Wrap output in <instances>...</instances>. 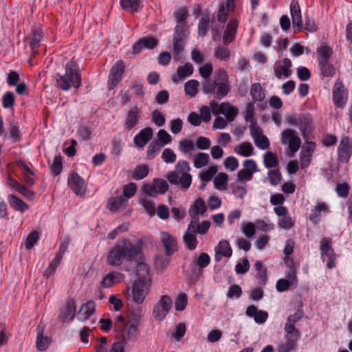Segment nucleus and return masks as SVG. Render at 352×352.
<instances>
[{
    "instance_id": "f257e3e1",
    "label": "nucleus",
    "mask_w": 352,
    "mask_h": 352,
    "mask_svg": "<svg viewBox=\"0 0 352 352\" xmlns=\"http://www.w3.org/2000/svg\"><path fill=\"white\" fill-rule=\"evenodd\" d=\"M143 242L139 240L136 244L129 239L119 241L109 252L107 261L109 265L120 266L124 261L135 263L142 257Z\"/></svg>"
},
{
    "instance_id": "f03ea898",
    "label": "nucleus",
    "mask_w": 352,
    "mask_h": 352,
    "mask_svg": "<svg viewBox=\"0 0 352 352\" xmlns=\"http://www.w3.org/2000/svg\"><path fill=\"white\" fill-rule=\"evenodd\" d=\"M137 279L132 287L133 299L137 304H142L150 292L151 276L150 267L144 263H139L136 266Z\"/></svg>"
},
{
    "instance_id": "7ed1b4c3",
    "label": "nucleus",
    "mask_w": 352,
    "mask_h": 352,
    "mask_svg": "<svg viewBox=\"0 0 352 352\" xmlns=\"http://www.w3.org/2000/svg\"><path fill=\"white\" fill-rule=\"evenodd\" d=\"M201 90L205 94H213L218 100L223 98L230 91L227 72L224 69H218L212 80H204L202 82Z\"/></svg>"
},
{
    "instance_id": "20e7f679",
    "label": "nucleus",
    "mask_w": 352,
    "mask_h": 352,
    "mask_svg": "<svg viewBox=\"0 0 352 352\" xmlns=\"http://www.w3.org/2000/svg\"><path fill=\"white\" fill-rule=\"evenodd\" d=\"M56 80L57 87L63 91H67L72 87H80L81 76L77 64L73 60L67 62L65 65V72L56 73Z\"/></svg>"
},
{
    "instance_id": "39448f33",
    "label": "nucleus",
    "mask_w": 352,
    "mask_h": 352,
    "mask_svg": "<svg viewBox=\"0 0 352 352\" xmlns=\"http://www.w3.org/2000/svg\"><path fill=\"white\" fill-rule=\"evenodd\" d=\"M284 331L285 332V342L278 346V352H291L294 350L297 346V342L300 338V331L296 327L285 324Z\"/></svg>"
},
{
    "instance_id": "423d86ee",
    "label": "nucleus",
    "mask_w": 352,
    "mask_h": 352,
    "mask_svg": "<svg viewBox=\"0 0 352 352\" xmlns=\"http://www.w3.org/2000/svg\"><path fill=\"white\" fill-rule=\"evenodd\" d=\"M286 119L289 125L294 126L298 125L303 137L311 133L313 126V118L309 113H301L297 117L294 115H288Z\"/></svg>"
},
{
    "instance_id": "0eeeda50",
    "label": "nucleus",
    "mask_w": 352,
    "mask_h": 352,
    "mask_svg": "<svg viewBox=\"0 0 352 352\" xmlns=\"http://www.w3.org/2000/svg\"><path fill=\"white\" fill-rule=\"evenodd\" d=\"M321 259L327 261V267L333 269L336 267V254L333 248V240L330 237H323L320 241Z\"/></svg>"
},
{
    "instance_id": "6e6552de",
    "label": "nucleus",
    "mask_w": 352,
    "mask_h": 352,
    "mask_svg": "<svg viewBox=\"0 0 352 352\" xmlns=\"http://www.w3.org/2000/svg\"><path fill=\"white\" fill-rule=\"evenodd\" d=\"M281 143L288 145V155L292 157L300 148L301 140L294 130L287 129L281 133Z\"/></svg>"
},
{
    "instance_id": "1a4fd4ad",
    "label": "nucleus",
    "mask_w": 352,
    "mask_h": 352,
    "mask_svg": "<svg viewBox=\"0 0 352 352\" xmlns=\"http://www.w3.org/2000/svg\"><path fill=\"white\" fill-rule=\"evenodd\" d=\"M173 301L168 295H163L159 301L154 305L153 314L154 318L159 321H162L170 311Z\"/></svg>"
},
{
    "instance_id": "9d476101",
    "label": "nucleus",
    "mask_w": 352,
    "mask_h": 352,
    "mask_svg": "<svg viewBox=\"0 0 352 352\" xmlns=\"http://www.w3.org/2000/svg\"><path fill=\"white\" fill-rule=\"evenodd\" d=\"M168 189V184L164 179L155 178L151 184H145L142 187V191L148 197L155 194H164Z\"/></svg>"
},
{
    "instance_id": "9b49d317",
    "label": "nucleus",
    "mask_w": 352,
    "mask_h": 352,
    "mask_svg": "<svg viewBox=\"0 0 352 352\" xmlns=\"http://www.w3.org/2000/svg\"><path fill=\"white\" fill-rule=\"evenodd\" d=\"M124 70V62L122 60H117L111 69L108 76V88L109 90L113 89L122 80Z\"/></svg>"
},
{
    "instance_id": "f8f14e48",
    "label": "nucleus",
    "mask_w": 352,
    "mask_h": 352,
    "mask_svg": "<svg viewBox=\"0 0 352 352\" xmlns=\"http://www.w3.org/2000/svg\"><path fill=\"white\" fill-rule=\"evenodd\" d=\"M332 96L334 104L338 107H343L346 103L347 91L344 89L342 80L340 78H338L334 83Z\"/></svg>"
},
{
    "instance_id": "ddd939ff",
    "label": "nucleus",
    "mask_w": 352,
    "mask_h": 352,
    "mask_svg": "<svg viewBox=\"0 0 352 352\" xmlns=\"http://www.w3.org/2000/svg\"><path fill=\"white\" fill-rule=\"evenodd\" d=\"M160 236L166 256H171L178 250L177 241L175 236L166 231H161Z\"/></svg>"
},
{
    "instance_id": "4468645a",
    "label": "nucleus",
    "mask_w": 352,
    "mask_h": 352,
    "mask_svg": "<svg viewBox=\"0 0 352 352\" xmlns=\"http://www.w3.org/2000/svg\"><path fill=\"white\" fill-rule=\"evenodd\" d=\"M352 155V142L349 138H343L338 147V160L342 163H347Z\"/></svg>"
},
{
    "instance_id": "2eb2a0df",
    "label": "nucleus",
    "mask_w": 352,
    "mask_h": 352,
    "mask_svg": "<svg viewBox=\"0 0 352 352\" xmlns=\"http://www.w3.org/2000/svg\"><path fill=\"white\" fill-rule=\"evenodd\" d=\"M158 44V40L153 36H144L140 38L133 45V54H139L143 50L154 49Z\"/></svg>"
},
{
    "instance_id": "dca6fc26",
    "label": "nucleus",
    "mask_w": 352,
    "mask_h": 352,
    "mask_svg": "<svg viewBox=\"0 0 352 352\" xmlns=\"http://www.w3.org/2000/svg\"><path fill=\"white\" fill-rule=\"evenodd\" d=\"M213 113H218V112L224 115L230 121H233L237 116L238 110L236 107L231 105L228 102H222L219 107L217 104L211 105Z\"/></svg>"
},
{
    "instance_id": "f3484780",
    "label": "nucleus",
    "mask_w": 352,
    "mask_h": 352,
    "mask_svg": "<svg viewBox=\"0 0 352 352\" xmlns=\"http://www.w3.org/2000/svg\"><path fill=\"white\" fill-rule=\"evenodd\" d=\"M238 25L239 21L236 19H232L228 22L223 34V45L228 46L236 38Z\"/></svg>"
},
{
    "instance_id": "a211bd4d",
    "label": "nucleus",
    "mask_w": 352,
    "mask_h": 352,
    "mask_svg": "<svg viewBox=\"0 0 352 352\" xmlns=\"http://www.w3.org/2000/svg\"><path fill=\"white\" fill-rule=\"evenodd\" d=\"M68 184L72 191L78 196L85 193V184L82 177L77 173H72L68 179Z\"/></svg>"
},
{
    "instance_id": "6ab92c4d",
    "label": "nucleus",
    "mask_w": 352,
    "mask_h": 352,
    "mask_svg": "<svg viewBox=\"0 0 352 352\" xmlns=\"http://www.w3.org/2000/svg\"><path fill=\"white\" fill-rule=\"evenodd\" d=\"M153 135V129L149 126L145 127L135 135L133 143L137 147L143 148L152 139Z\"/></svg>"
},
{
    "instance_id": "aec40b11",
    "label": "nucleus",
    "mask_w": 352,
    "mask_h": 352,
    "mask_svg": "<svg viewBox=\"0 0 352 352\" xmlns=\"http://www.w3.org/2000/svg\"><path fill=\"white\" fill-rule=\"evenodd\" d=\"M207 210V207L204 200L201 197H198L190 206L188 212L191 220L195 222L199 219V214H204Z\"/></svg>"
},
{
    "instance_id": "412c9836",
    "label": "nucleus",
    "mask_w": 352,
    "mask_h": 352,
    "mask_svg": "<svg viewBox=\"0 0 352 352\" xmlns=\"http://www.w3.org/2000/svg\"><path fill=\"white\" fill-rule=\"evenodd\" d=\"M214 251V260L216 262H219L223 256L230 258L232 254V250L227 240L220 241L217 246L215 247Z\"/></svg>"
},
{
    "instance_id": "4be33fe9",
    "label": "nucleus",
    "mask_w": 352,
    "mask_h": 352,
    "mask_svg": "<svg viewBox=\"0 0 352 352\" xmlns=\"http://www.w3.org/2000/svg\"><path fill=\"white\" fill-rule=\"evenodd\" d=\"M290 14L292 23L294 28H302V19L301 10L298 2L296 0H292L289 6Z\"/></svg>"
},
{
    "instance_id": "5701e85b",
    "label": "nucleus",
    "mask_w": 352,
    "mask_h": 352,
    "mask_svg": "<svg viewBox=\"0 0 352 352\" xmlns=\"http://www.w3.org/2000/svg\"><path fill=\"white\" fill-rule=\"evenodd\" d=\"M43 39V35L40 28L33 29L30 34L25 38L26 41H29V46L32 50V54L37 53V49L40 47Z\"/></svg>"
},
{
    "instance_id": "b1692460",
    "label": "nucleus",
    "mask_w": 352,
    "mask_h": 352,
    "mask_svg": "<svg viewBox=\"0 0 352 352\" xmlns=\"http://www.w3.org/2000/svg\"><path fill=\"white\" fill-rule=\"evenodd\" d=\"M245 314L248 317L254 318L257 324H263L268 318V313L266 311L258 310L254 305L248 306Z\"/></svg>"
},
{
    "instance_id": "393cba45",
    "label": "nucleus",
    "mask_w": 352,
    "mask_h": 352,
    "mask_svg": "<svg viewBox=\"0 0 352 352\" xmlns=\"http://www.w3.org/2000/svg\"><path fill=\"white\" fill-rule=\"evenodd\" d=\"M140 111L138 107H134L129 110L124 124L126 130L130 131L137 125L140 118Z\"/></svg>"
},
{
    "instance_id": "a878e982",
    "label": "nucleus",
    "mask_w": 352,
    "mask_h": 352,
    "mask_svg": "<svg viewBox=\"0 0 352 352\" xmlns=\"http://www.w3.org/2000/svg\"><path fill=\"white\" fill-rule=\"evenodd\" d=\"M193 71L192 65L190 63H186L184 65L178 67L177 73L171 76V79L174 82L182 81L185 78L191 76Z\"/></svg>"
},
{
    "instance_id": "bb28decb",
    "label": "nucleus",
    "mask_w": 352,
    "mask_h": 352,
    "mask_svg": "<svg viewBox=\"0 0 352 352\" xmlns=\"http://www.w3.org/2000/svg\"><path fill=\"white\" fill-rule=\"evenodd\" d=\"M96 304L93 300H89L82 304L77 313L78 320L85 322L94 313Z\"/></svg>"
},
{
    "instance_id": "cd10ccee",
    "label": "nucleus",
    "mask_w": 352,
    "mask_h": 352,
    "mask_svg": "<svg viewBox=\"0 0 352 352\" xmlns=\"http://www.w3.org/2000/svg\"><path fill=\"white\" fill-rule=\"evenodd\" d=\"M76 314V305L73 299H69L66 302L65 308L58 316V319L65 322L67 320L72 321Z\"/></svg>"
},
{
    "instance_id": "c85d7f7f",
    "label": "nucleus",
    "mask_w": 352,
    "mask_h": 352,
    "mask_svg": "<svg viewBox=\"0 0 352 352\" xmlns=\"http://www.w3.org/2000/svg\"><path fill=\"white\" fill-rule=\"evenodd\" d=\"M117 333L122 338L124 342L135 341L137 339L138 333V328L136 324H131L129 327L126 324V327Z\"/></svg>"
},
{
    "instance_id": "c756f323",
    "label": "nucleus",
    "mask_w": 352,
    "mask_h": 352,
    "mask_svg": "<svg viewBox=\"0 0 352 352\" xmlns=\"http://www.w3.org/2000/svg\"><path fill=\"white\" fill-rule=\"evenodd\" d=\"M324 212L327 213L329 212V207L324 202H320L316 205L314 208L311 210L309 219L314 223L317 224L320 221L321 212Z\"/></svg>"
},
{
    "instance_id": "7c9ffc66",
    "label": "nucleus",
    "mask_w": 352,
    "mask_h": 352,
    "mask_svg": "<svg viewBox=\"0 0 352 352\" xmlns=\"http://www.w3.org/2000/svg\"><path fill=\"white\" fill-rule=\"evenodd\" d=\"M8 201L10 207L15 211L23 213L29 209V206L14 195H9L8 196Z\"/></svg>"
},
{
    "instance_id": "2f4dec72",
    "label": "nucleus",
    "mask_w": 352,
    "mask_h": 352,
    "mask_svg": "<svg viewBox=\"0 0 352 352\" xmlns=\"http://www.w3.org/2000/svg\"><path fill=\"white\" fill-rule=\"evenodd\" d=\"M123 278L124 276L121 273L113 272L107 274L100 283L103 287L109 288L116 283H120Z\"/></svg>"
},
{
    "instance_id": "473e14b6",
    "label": "nucleus",
    "mask_w": 352,
    "mask_h": 352,
    "mask_svg": "<svg viewBox=\"0 0 352 352\" xmlns=\"http://www.w3.org/2000/svg\"><path fill=\"white\" fill-rule=\"evenodd\" d=\"M210 227V222L209 221H204L201 223H199V219L195 222L194 220H190L188 225V230H192L193 232L197 234H206Z\"/></svg>"
},
{
    "instance_id": "72a5a7b5",
    "label": "nucleus",
    "mask_w": 352,
    "mask_h": 352,
    "mask_svg": "<svg viewBox=\"0 0 352 352\" xmlns=\"http://www.w3.org/2000/svg\"><path fill=\"white\" fill-rule=\"evenodd\" d=\"M22 134L17 122L12 121L9 124L8 133L5 138H8L12 142H19L21 140Z\"/></svg>"
},
{
    "instance_id": "f704fd0d",
    "label": "nucleus",
    "mask_w": 352,
    "mask_h": 352,
    "mask_svg": "<svg viewBox=\"0 0 352 352\" xmlns=\"http://www.w3.org/2000/svg\"><path fill=\"white\" fill-rule=\"evenodd\" d=\"M196 234L195 232H193L192 230H188V228L183 236L184 243L188 250H195L197 247L198 241Z\"/></svg>"
},
{
    "instance_id": "c9c22d12",
    "label": "nucleus",
    "mask_w": 352,
    "mask_h": 352,
    "mask_svg": "<svg viewBox=\"0 0 352 352\" xmlns=\"http://www.w3.org/2000/svg\"><path fill=\"white\" fill-rule=\"evenodd\" d=\"M120 4L123 10L132 12H139L143 8L141 0H120Z\"/></svg>"
},
{
    "instance_id": "e433bc0d",
    "label": "nucleus",
    "mask_w": 352,
    "mask_h": 352,
    "mask_svg": "<svg viewBox=\"0 0 352 352\" xmlns=\"http://www.w3.org/2000/svg\"><path fill=\"white\" fill-rule=\"evenodd\" d=\"M127 199L124 196L111 197L109 198L107 208L112 212H116L122 206H125Z\"/></svg>"
},
{
    "instance_id": "4c0bfd02",
    "label": "nucleus",
    "mask_w": 352,
    "mask_h": 352,
    "mask_svg": "<svg viewBox=\"0 0 352 352\" xmlns=\"http://www.w3.org/2000/svg\"><path fill=\"white\" fill-rule=\"evenodd\" d=\"M210 23V15L209 13H204L199 19L197 33L199 36L204 37L206 36Z\"/></svg>"
},
{
    "instance_id": "58836bf2",
    "label": "nucleus",
    "mask_w": 352,
    "mask_h": 352,
    "mask_svg": "<svg viewBox=\"0 0 352 352\" xmlns=\"http://www.w3.org/2000/svg\"><path fill=\"white\" fill-rule=\"evenodd\" d=\"M210 257L207 253L202 252L197 258L193 260L192 263L190 264L191 268L195 270L197 267L199 270L204 269L210 264Z\"/></svg>"
},
{
    "instance_id": "ea45409f",
    "label": "nucleus",
    "mask_w": 352,
    "mask_h": 352,
    "mask_svg": "<svg viewBox=\"0 0 352 352\" xmlns=\"http://www.w3.org/2000/svg\"><path fill=\"white\" fill-rule=\"evenodd\" d=\"M250 94L254 102H262L265 98V91L258 82L252 85Z\"/></svg>"
},
{
    "instance_id": "a19ab883",
    "label": "nucleus",
    "mask_w": 352,
    "mask_h": 352,
    "mask_svg": "<svg viewBox=\"0 0 352 352\" xmlns=\"http://www.w3.org/2000/svg\"><path fill=\"white\" fill-rule=\"evenodd\" d=\"M317 54L318 62L329 60L333 54V50L326 43H322L317 49Z\"/></svg>"
},
{
    "instance_id": "79ce46f5",
    "label": "nucleus",
    "mask_w": 352,
    "mask_h": 352,
    "mask_svg": "<svg viewBox=\"0 0 352 352\" xmlns=\"http://www.w3.org/2000/svg\"><path fill=\"white\" fill-rule=\"evenodd\" d=\"M318 67L322 77H333L336 74V68L329 60L318 62Z\"/></svg>"
},
{
    "instance_id": "37998d69",
    "label": "nucleus",
    "mask_w": 352,
    "mask_h": 352,
    "mask_svg": "<svg viewBox=\"0 0 352 352\" xmlns=\"http://www.w3.org/2000/svg\"><path fill=\"white\" fill-rule=\"evenodd\" d=\"M235 7L230 8L227 6V2L226 3H220L218 7L217 12V20L221 23H225L228 20V16L230 12H233Z\"/></svg>"
},
{
    "instance_id": "c03bdc74",
    "label": "nucleus",
    "mask_w": 352,
    "mask_h": 352,
    "mask_svg": "<svg viewBox=\"0 0 352 352\" xmlns=\"http://www.w3.org/2000/svg\"><path fill=\"white\" fill-rule=\"evenodd\" d=\"M254 148L250 142H245L234 147V151L243 157H250L253 155Z\"/></svg>"
},
{
    "instance_id": "a18cd8bd",
    "label": "nucleus",
    "mask_w": 352,
    "mask_h": 352,
    "mask_svg": "<svg viewBox=\"0 0 352 352\" xmlns=\"http://www.w3.org/2000/svg\"><path fill=\"white\" fill-rule=\"evenodd\" d=\"M51 342V340L47 336H43V329L38 330L36 337V348L38 351H43L46 350Z\"/></svg>"
},
{
    "instance_id": "49530a36",
    "label": "nucleus",
    "mask_w": 352,
    "mask_h": 352,
    "mask_svg": "<svg viewBox=\"0 0 352 352\" xmlns=\"http://www.w3.org/2000/svg\"><path fill=\"white\" fill-rule=\"evenodd\" d=\"M188 15V10L185 6L177 8L173 13L177 24H187L186 19Z\"/></svg>"
},
{
    "instance_id": "de8ad7c7",
    "label": "nucleus",
    "mask_w": 352,
    "mask_h": 352,
    "mask_svg": "<svg viewBox=\"0 0 352 352\" xmlns=\"http://www.w3.org/2000/svg\"><path fill=\"white\" fill-rule=\"evenodd\" d=\"M190 34L189 26L188 24H176L174 28L173 37L187 40Z\"/></svg>"
},
{
    "instance_id": "09e8293b",
    "label": "nucleus",
    "mask_w": 352,
    "mask_h": 352,
    "mask_svg": "<svg viewBox=\"0 0 352 352\" xmlns=\"http://www.w3.org/2000/svg\"><path fill=\"white\" fill-rule=\"evenodd\" d=\"M263 164L267 168H276L278 165L277 155L269 151L263 155Z\"/></svg>"
},
{
    "instance_id": "8fccbe9b",
    "label": "nucleus",
    "mask_w": 352,
    "mask_h": 352,
    "mask_svg": "<svg viewBox=\"0 0 352 352\" xmlns=\"http://www.w3.org/2000/svg\"><path fill=\"white\" fill-rule=\"evenodd\" d=\"M162 146L153 140L148 146L146 150V159L148 160H153L160 153Z\"/></svg>"
},
{
    "instance_id": "3c124183",
    "label": "nucleus",
    "mask_w": 352,
    "mask_h": 352,
    "mask_svg": "<svg viewBox=\"0 0 352 352\" xmlns=\"http://www.w3.org/2000/svg\"><path fill=\"white\" fill-rule=\"evenodd\" d=\"M214 56L221 61H228L230 57V52L224 46H218L214 48Z\"/></svg>"
},
{
    "instance_id": "603ef678",
    "label": "nucleus",
    "mask_w": 352,
    "mask_h": 352,
    "mask_svg": "<svg viewBox=\"0 0 352 352\" xmlns=\"http://www.w3.org/2000/svg\"><path fill=\"white\" fill-rule=\"evenodd\" d=\"M199 82L197 80H190L185 83L184 91L186 95L194 97L198 93Z\"/></svg>"
},
{
    "instance_id": "864d4df0",
    "label": "nucleus",
    "mask_w": 352,
    "mask_h": 352,
    "mask_svg": "<svg viewBox=\"0 0 352 352\" xmlns=\"http://www.w3.org/2000/svg\"><path fill=\"white\" fill-rule=\"evenodd\" d=\"M228 175L225 173H219L214 178V187L218 190H224L227 186Z\"/></svg>"
},
{
    "instance_id": "5fc2aeb1",
    "label": "nucleus",
    "mask_w": 352,
    "mask_h": 352,
    "mask_svg": "<svg viewBox=\"0 0 352 352\" xmlns=\"http://www.w3.org/2000/svg\"><path fill=\"white\" fill-rule=\"evenodd\" d=\"M149 173V168L146 164L137 166L133 173V177L135 180H140L146 177Z\"/></svg>"
},
{
    "instance_id": "6e6d98bb",
    "label": "nucleus",
    "mask_w": 352,
    "mask_h": 352,
    "mask_svg": "<svg viewBox=\"0 0 352 352\" xmlns=\"http://www.w3.org/2000/svg\"><path fill=\"white\" fill-rule=\"evenodd\" d=\"M161 146L164 147L172 141V137L164 129H160L157 133V139L155 140Z\"/></svg>"
},
{
    "instance_id": "4d7b16f0",
    "label": "nucleus",
    "mask_w": 352,
    "mask_h": 352,
    "mask_svg": "<svg viewBox=\"0 0 352 352\" xmlns=\"http://www.w3.org/2000/svg\"><path fill=\"white\" fill-rule=\"evenodd\" d=\"M209 155L204 153H199L194 158V166L196 168H201L206 166L209 162Z\"/></svg>"
},
{
    "instance_id": "13d9d810",
    "label": "nucleus",
    "mask_w": 352,
    "mask_h": 352,
    "mask_svg": "<svg viewBox=\"0 0 352 352\" xmlns=\"http://www.w3.org/2000/svg\"><path fill=\"white\" fill-rule=\"evenodd\" d=\"M217 172L216 166H211L207 170H203L199 174V178L203 182H210Z\"/></svg>"
},
{
    "instance_id": "bf43d9fd",
    "label": "nucleus",
    "mask_w": 352,
    "mask_h": 352,
    "mask_svg": "<svg viewBox=\"0 0 352 352\" xmlns=\"http://www.w3.org/2000/svg\"><path fill=\"white\" fill-rule=\"evenodd\" d=\"M39 239V233L36 230H33L30 232L25 239V248L27 250L32 249L38 242Z\"/></svg>"
},
{
    "instance_id": "052dcab7",
    "label": "nucleus",
    "mask_w": 352,
    "mask_h": 352,
    "mask_svg": "<svg viewBox=\"0 0 352 352\" xmlns=\"http://www.w3.org/2000/svg\"><path fill=\"white\" fill-rule=\"evenodd\" d=\"M15 103L14 94L10 91L6 92L2 96V107L4 109L12 108Z\"/></svg>"
},
{
    "instance_id": "680f3d73",
    "label": "nucleus",
    "mask_w": 352,
    "mask_h": 352,
    "mask_svg": "<svg viewBox=\"0 0 352 352\" xmlns=\"http://www.w3.org/2000/svg\"><path fill=\"white\" fill-rule=\"evenodd\" d=\"M304 315H305V312H304L303 309H297L294 312V314L290 315L287 318L285 324H289L292 327V326L295 327V324L304 317Z\"/></svg>"
},
{
    "instance_id": "e2e57ef3",
    "label": "nucleus",
    "mask_w": 352,
    "mask_h": 352,
    "mask_svg": "<svg viewBox=\"0 0 352 352\" xmlns=\"http://www.w3.org/2000/svg\"><path fill=\"white\" fill-rule=\"evenodd\" d=\"M244 119L245 122L250 123L256 122L254 118V105L253 102H249L245 107L244 113Z\"/></svg>"
},
{
    "instance_id": "0e129e2a",
    "label": "nucleus",
    "mask_w": 352,
    "mask_h": 352,
    "mask_svg": "<svg viewBox=\"0 0 352 352\" xmlns=\"http://www.w3.org/2000/svg\"><path fill=\"white\" fill-rule=\"evenodd\" d=\"M269 181L273 186H277L282 179L279 168L270 170L267 173Z\"/></svg>"
},
{
    "instance_id": "69168bd1",
    "label": "nucleus",
    "mask_w": 352,
    "mask_h": 352,
    "mask_svg": "<svg viewBox=\"0 0 352 352\" xmlns=\"http://www.w3.org/2000/svg\"><path fill=\"white\" fill-rule=\"evenodd\" d=\"M186 40L179 38L173 37V54L175 56H179L184 50Z\"/></svg>"
},
{
    "instance_id": "338daca9",
    "label": "nucleus",
    "mask_w": 352,
    "mask_h": 352,
    "mask_svg": "<svg viewBox=\"0 0 352 352\" xmlns=\"http://www.w3.org/2000/svg\"><path fill=\"white\" fill-rule=\"evenodd\" d=\"M199 72L201 76L204 78V80H211L210 77L213 72L212 65L210 63H206L199 67Z\"/></svg>"
},
{
    "instance_id": "774afa93",
    "label": "nucleus",
    "mask_w": 352,
    "mask_h": 352,
    "mask_svg": "<svg viewBox=\"0 0 352 352\" xmlns=\"http://www.w3.org/2000/svg\"><path fill=\"white\" fill-rule=\"evenodd\" d=\"M188 303V297L185 293H181L175 300V309L181 311L185 309Z\"/></svg>"
}]
</instances>
